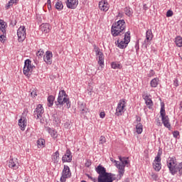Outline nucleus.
Instances as JSON below:
<instances>
[{"mask_svg": "<svg viewBox=\"0 0 182 182\" xmlns=\"http://www.w3.org/2000/svg\"><path fill=\"white\" fill-rule=\"evenodd\" d=\"M119 159L121 161V163L123 164V166H124V167H126V166H127V164H129V157H122V156H119Z\"/></svg>", "mask_w": 182, "mask_h": 182, "instance_id": "obj_21", "label": "nucleus"}, {"mask_svg": "<svg viewBox=\"0 0 182 182\" xmlns=\"http://www.w3.org/2000/svg\"><path fill=\"white\" fill-rule=\"evenodd\" d=\"M17 36L18 42H23L25 41L26 38V28H25L24 26H20L17 30Z\"/></svg>", "mask_w": 182, "mask_h": 182, "instance_id": "obj_9", "label": "nucleus"}, {"mask_svg": "<svg viewBox=\"0 0 182 182\" xmlns=\"http://www.w3.org/2000/svg\"><path fill=\"white\" fill-rule=\"evenodd\" d=\"M95 171L99 174L98 182H103L109 174V172L106 171V168L100 164L95 168Z\"/></svg>", "mask_w": 182, "mask_h": 182, "instance_id": "obj_5", "label": "nucleus"}, {"mask_svg": "<svg viewBox=\"0 0 182 182\" xmlns=\"http://www.w3.org/2000/svg\"><path fill=\"white\" fill-rule=\"evenodd\" d=\"M153 166L155 171H160L161 170V162H154Z\"/></svg>", "mask_w": 182, "mask_h": 182, "instance_id": "obj_26", "label": "nucleus"}, {"mask_svg": "<svg viewBox=\"0 0 182 182\" xmlns=\"http://www.w3.org/2000/svg\"><path fill=\"white\" fill-rule=\"evenodd\" d=\"M118 175H117V177L118 179L117 180H121L122 179V177H123V175L124 174V169H121L118 171Z\"/></svg>", "mask_w": 182, "mask_h": 182, "instance_id": "obj_40", "label": "nucleus"}, {"mask_svg": "<svg viewBox=\"0 0 182 182\" xmlns=\"http://www.w3.org/2000/svg\"><path fill=\"white\" fill-rule=\"evenodd\" d=\"M130 31H125L124 36V41L126 43V45H129L130 42Z\"/></svg>", "mask_w": 182, "mask_h": 182, "instance_id": "obj_20", "label": "nucleus"}, {"mask_svg": "<svg viewBox=\"0 0 182 182\" xmlns=\"http://www.w3.org/2000/svg\"><path fill=\"white\" fill-rule=\"evenodd\" d=\"M86 176L88 178H90V180H92V181H93V182H97V180L95 178H93V177L90 176V175L87 173Z\"/></svg>", "mask_w": 182, "mask_h": 182, "instance_id": "obj_49", "label": "nucleus"}, {"mask_svg": "<svg viewBox=\"0 0 182 182\" xmlns=\"http://www.w3.org/2000/svg\"><path fill=\"white\" fill-rule=\"evenodd\" d=\"M31 96H32V97H35L36 96H38V95L36 94V91H32L31 92Z\"/></svg>", "mask_w": 182, "mask_h": 182, "instance_id": "obj_57", "label": "nucleus"}, {"mask_svg": "<svg viewBox=\"0 0 182 182\" xmlns=\"http://www.w3.org/2000/svg\"><path fill=\"white\" fill-rule=\"evenodd\" d=\"M53 54H52V51H46V55L43 56V60L47 63V65H52V58Z\"/></svg>", "mask_w": 182, "mask_h": 182, "instance_id": "obj_13", "label": "nucleus"}, {"mask_svg": "<svg viewBox=\"0 0 182 182\" xmlns=\"http://www.w3.org/2000/svg\"><path fill=\"white\" fill-rule=\"evenodd\" d=\"M87 107H86V104H85V103H81V104H80V105H79V109H80V111L81 112V110H84L85 109H86Z\"/></svg>", "mask_w": 182, "mask_h": 182, "instance_id": "obj_43", "label": "nucleus"}, {"mask_svg": "<svg viewBox=\"0 0 182 182\" xmlns=\"http://www.w3.org/2000/svg\"><path fill=\"white\" fill-rule=\"evenodd\" d=\"M4 38H6V33H5L4 34V33H3V34L2 35H1L0 36V41H1V42H4Z\"/></svg>", "mask_w": 182, "mask_h": 182, "instance_id": "obj_52", "label": "nucleus"}, {"mask_svg": "<svg viewBox=\"0 0 182 182\" xmlns=\"http://www.w3.org/2000/svg\"><path fill=\"white\" fill-rule=\"evenodd\" d=\"M114 163H115L116 167L118 168L119 170H124V165L117 161H114Z\"/></svg>", "mask_w": 182, "mask_h": 182, "instance_id": "obj_35", "label": "nucleus"}, {"mask_svg": "<svg viewBox=\"0 0 182 182\" xmlns=\"http://www.w3.org/2000/svg\"><path fill=\"white\" fill-rule=\"evenodd\" d=\"M51 119L54 124H60V119L59 118V117H58V114H53L51 116Z\"/></svg>", "mask_w": 182, "mask_h": 182, "instance_id": "obj_19", "label": "nucleus"}, {"mask_svg": "<svg viewBox=\"0 0 182 182\" xmlns=\"http://www.w3.org/2000/svg\"><path fill=\"white\" fill-rule=\"evenodd\" d=\"M12 5H14V4L11 1H9V3L6 5V8L7 9H9V8H11V6H12Z\"/></svg>", "mask_w": 182, "mask_h": 182, "instance_id": "obj_53", "label": "nucleus"}, {"mask_svg": "<svg viewBox=\"0 0 182 182\" xmlns=\"http://www.w3.org/2000/svg\"><path fill=\"white\" fill-rule=\"evenodd\" d=\"M19 0H10L11 2H12L13 4H18Z\"/></svg>", "mask_w": 182, "mask_h": 182, "instance_id": "obj_63", "label": "nucleus"}, {"mask_svg": "<svg viewBox=\"0 0 182 182\" xmlns=\"http://www.w3.org/2000/svg\"><path fill=\"white\" fill-rule=\"evenodd\" d=\"M9 167L10 168H13V170H17L18 165H16V163L14 161V159H10V161H9Z\"/></svg>", "mask_w": 182, "mask_h": 182, "instance_id": "obj_22", "label": "nucleus"}, {"mask_svg": "<svg viewBox=\"0 0 182 182\" xmlns=\"http://www.w3.org/2000/svg\"><path fill=\"white\" fill-rule=\"evenodd\" d=\"M154 163H161V157L156 156Z\"/></svg>", "mask_w": 182, "mask_h": 182, "instance_id": "obj_45", "label": "nucleus"}, {"mask_svg": "<svg viewBox=\"0 0 182 182\" xmlns=\"http://www.w3.org/2000/svg\"><path fill=\"white\" fill-rule=\"evenodd\" d=\"M144 99L146 106H153V101L151 100V99L149 98V96L146 95Z\"/></svg>", "mask_w": 182, "mask_h": 182, "instance_id": "obj_36", "label": "nucleus"}, {"mask_svg": "<svg viewBox=\"0 0 182 182\" xmlns=\"http://www.w3.org/2000/svg\"><path fill=\"white\" fill-rule=\"evenodd\" d=\"M44 143H45V139H40L37 141L38 146H40L41 147L43 146Z\"/></svg>", "mask_w": 182, "mask_h": 182, "instance_id": "obj_42", "label": "nucleus"}, {"mask_svg": "<svg viewBox=\"0 0 182 182\" xmlns=\"http://www.w3.org/2000/svg\"><path fill=\"white\" fill-rule=\"evenodd\" d=\"M18 126L21 127V130L23 132L25 130V127H26V119H25V118H21L18 120Z\"/></svg>", "mask_w": 182, "mask_h": 182, "instance_id": "obj_16", "label": "nucleus"}, {"mask_svg": "<svg viewBox=\"0 0 182 182\" xmlns=\"http://www.w3.org/2000/svg\"><path fill=\"white\" fill-rule=\"evenodd\" d=\"M99 8L100 11L107 12L109 11V8H110V5L107 3V1L102 0L99 2Z\"/></svg>", "mask_w": 182, "mask_h": 182, "instance_id": "obj_12", "label": "nucleus"}, {"mask_svg": "<svg viewBox=\"0 0 182 182\" xmlns=\"http://www.w3.org/2000/svg\"><path fill=\"white\" fill-rule=\"evenodd\" d=\"M6 23L4 20L0 19V31L5 34L6 31Z\"/></svg>", "mask_w": 182, "mask_h": 182, "instance_id": "obj_18", "label": "nucleus"}, {"mask_svg": "<svg viewBox=\"0 0 182 182\" xmlns=\"http://www.w3.org/2000/svg\"><path fill=\"white\" fill-rule=\"evenodd\" d=\"M58 159H59V151H55L53 154V161L54 164H58V163H59Z\"/></svg>", "mask_w": 182, "mask_h": 182, "instance_id": "obj_24", "label": "nucleus"}, {"mask_svg": "<svg viewBox=\"0 0 182 182\" xmlns=\"http://www.w3.org/2000/svg\"><path fill=\"white\" fill-rule=\"evenodd\" d=\"M55 100V97L53 95H49L48 97V107H52L53 106V102Z\"/></svg>", "mask_w": 182, "mask_h": 182, "instance_id": "obj_28", "label": "nucleus"}, {"mask_svg": "<svg viewBox=\"0 0 182 182\" xmlns=\"http://www.w3.org/2000/svg\"><path fill=\"white\" fill-rule=\"evenodd\" d=\"M127 45L128 44H126V43L124 41H121L117 46L120 49H124V48H127Z\"/></svg>", "mask_w": 182, "mask_h": 182, "instance_id": "obj_37", "label": "nucleus"}, {"mask_svg": "<svg viewBox=\"0 0 182 182\" xmlns=\"http://www.w3.org/2000/svg\"><path fill=\"white\" fill-rule=\"evenodd\" d=\"M175 43L176 44V46H178V48H181V46H182V38H181V36L176 37V38L175 40Z\"/></svg>", "mask_w": 182, "mask_h": 182, "instance_id": "obj_32", "label": "nucleus"}, {"mask_svg": "<svg viewBox=\"0 0 182 182\" xmlns=\"http://www.w3.org/2000/svg\"><path fill=\"white\" fill-rule=\"evenodd\" d=\"M151 45V40H148L146 38L143 43V46H145V48H147V46H150Z\"/></svg>", "mask_w": 182, "mask_h": 182, "instance_id": "obj_38", "label": "nucleus"}, {"mask_svg": "<svg viewBox=\"0 0 182 182\" xmlns=\"http://www.w3.org/2000/svg\"><path fill=\"white\" fill-rule=\"evenodd\" d=\"M100 116L101 119H105V117L106 116V113H105V112H100Z\"/></svg>", "mask_w": 182, "mask_h": 182, "instance_id": "obj_56", "label": "nucleus"}, {"mask_svg": "<svg viewBox=\"0 0 182 182\" xmlns=\"http://www.w3.org/2000/svg\"><path fill=\"white\" fill-rule=\"evenodd\" d=\"M48 133L53 137L54 139L58 137V132L55 130H53L50 128H48Z\"/></svg>", "mask_w": 182, "mask_h": 182, "instance_id": "obj_34", "label": "nucleus"}, {"mask_svg": "<svg viewBox=\"0 0 182 182\" xmlns=\"http://www.w3.org/2000/svg\"><path fill=\"white\" fill-rule=\"evenodd\" d=\"M55 9L58 11H62L63 9V3L62 1H58L57 3H55Z\"/></svg>", "mask_w": 182, "mask_h": 182, "instance_id": "obj_33", "label": "nucleus"}, {"mask_svg": "<svg viewBox=\"0 0 182 182\" xmlns=\"http://www.w3.org/2000/svg\"><path fill=\"white\" fill-rule=\"evenodd\" d=\"M65 103L67 109H70L69 97L66 94V92L64 90H62L59 92L58 100L55 101V105L56 106H63Z\"/></svg>", "mask_w": 182, "mask_h": 182, "instance_id": "obj_3", "label": "nucleus"}, {"mask_svg": "<svg viewBox=\"0 0 182 182\" xmlns=\"http://www.w3.org/2000/svg\"><path fill=\"white\" fill-rule=\"evenodd\" d=\"M126 31V21L124 19L119 20L114 23L111 28V33L112 36H121Z\"/></svg>", "mask_w": 182, "mask_h": 182, "instance_id": "obj_2", "label": "nucleus"}, {"mask_svg": "<svg viewBox=\"0 0 182 182\" xmlns=\"http://www.w3.org/2000/svg\"><path fill=\"white\" fill-rule=\"evenodd\" d=\"M173 85H174V86H176V87L179 86L180 85L178 84V80L175 79L174 81H173Z\"/></svg>", "mask_w": 182, "mask_h": 182, "instance_id": "obj_54", "label": "nucleus"}, {"mask_svg": "<svg viewBox=\"0 0 182 182\" xmlns=\"http://www.w3.org/2000/svg\"><path fill=\"white\" fill-rule=\"evenodd\" d=\"M143 9L144 11H147V9H149V6H147V4L143 5Z\"/></svg>", "mask_w": 182, "mask_h": 182, "instance_id": "obj_61", "label": "nucleus"}, {"mask_svg": "<svg viewBox=\"0 0 182 182\" xmlns=\"http://www.w3.org/2000/svg\"><path fill=\"white\" fill-rule=\"evenodd\" d=\"M135 49L136 51L138 52L139 47V41H136V45H135Z\"/></svg>", "mask_w": 182, "mask_h": 182, "instance_id": "obj_60", "label": "nucleus"}, {"mask_svg": "<svg viewBox=\"0 0 182 182\" xmlns=\"http://www.w3.org/2000/svg\"><path fill=\"white\" fill-rule=\"evenodd\" d=\"M98 63L100 66L105 65V55L103 53L102 55H98Z\"/></svg>", "mask_w": 182, "mask_h": 182, "instance_id": "obj_29", "label": "nucleus"}, {"mask_svg": "<svg viewBox=\"0 0 182 182\" xmlns=\"http://www.w3.org/2000/svg\"><path fill=\"white\" fill-rule=\"evenodd\" d=\"M111 66L112 69H120L122 68V65L117 63H112Z\"/></svg>", "mask_w": 182, "mask_h": 182, "instance_id": "obj_39", "label": "nucleus"}, {"mask_svg": "<svg viewBox=\"0 0 182 182\" xmlns=\"http://www.w3.org/2000/svg\"><path fill=\"white\" fill-rule=\"evenodd\" d=\"M153 32L151 30H148L146 33V39L148 41H151L153 39Z\"/></svg>", "mask_w": 182, "mask_h": 182, "instance_id": "obj_30", "label": "nucleus"}, {"mask_svg": "<svg viewBox=\"0 0 182 182\" xmlns=\"http://www.w3.org/2000/svg\"><path fill=\"white\" fill-rule=\"evenodd\" d=\"M151 87H157L159 86V78L156 77L151 80Z\"/></svg>", "mask_w": 182, "mask_h": 182, "instance_id": "obj_25", "label": "nucleus"}, {"mask_svg": "<svg viewBox=\"0 0 182 182\" xmlns=\"http://www.w3.org/2000/svg\"><path fill=\"white\" fill-rule=\"evenodd\" d=\"M72 157V151H70V149H67L65 154L62 158L63 163H71Z\"/></svg>", "mask_w": 182, "mask_h": 182, "instance_id": "obj_11", "label": "nucleus"}, {"mask_svg": "<svg viewBox=\"0 0 182 182\" xmlns=\"http://www.w3.org/2000/svg\"><path fill=\"white\" fill-rule=\"evenodd\" d=\"M160 114L164 126L167 129H171V124H170V119H168V116L166 115V108L164 107V103L161 104Z\"/></svg>", "mask_w": 182, "mask_h": 182, "instance_id": "obj_4", "label": "nucleus"}, {"mask_svg": "<svg viewBox=\"0 0 182 182\" xmlns=\"http://www.w3.org/2000/svg\"><path fill=\"white\" fill-rule=\"evenodd\" d=\"M45 113V109H43V107L42 105L38 104L33 112V116L36 120H40V122L42 123V114Z\"/></svg>", "mask_w": 182, "mask_h": 182, "instance_id": "obj_7", "label": "nucleus"}, {"mask_svg": "<svg viewBox=\"0 0 182 182\" xmlns=\"http://www.w3.org/2000/svg\"><path fill=\"white\" fill-rule=\"evenodd\" d=\"M156 75V73L154 70H151L149 73L148 74V77H152V76H154Z\"/></svg>", "mask_w": 182, "mask_h": 182, "instance_id": "obj_47", "label": "nucleus"}, {"mask_svg": "<svg viewBox=\"0 0 182 182\" xmlns=\"http://www.w3.org/2000/svg\"><path fill=\"white\" fill-rule=\"evenodd\" d=\"M95 53H96V56H99V55L103 54V53H102V51H100V49L98 50H95Z\"/></svg>", "mask_w": 182, "mask_h": 182, "instance_id": "obj_55", "label": "nucleus"}, {"mask_svg": "<svg viewBox=\"0 0 182 182\" xmlns=\"http://www.w3.org/2000/svg\"><path fill=\"white\" fill-rule=\"evenodd\" d=\"M156 122L157 126H161V122L160 121V119H159V118L156 119Z\"/></svg>", "mask_w": 182, "mask_h": 182, "instance_id": "obj_59", "label": "nucleus"}, {"mask_svg": "<svg viewBox=\"0 0 182 182\" xmlns=\"http://www.w3.org/2000/svg\"><path fill=\"white\" fill-rule=\"evenodd\" d=\"M136 129L138 134H141V133H143V124L138 123L136 126Z\"/></svg>", "mask_w": 182, "mask_h": 182, "instance_id": "obj_27", "label": "nucleus"}, {"mask_svg": "<svg viewBox=\"0 0 182 182\" xmlns=\"http://www.w3.org/2000/svg\"><path fill=\"white\" fill-rule=\"evenodd\" d=\"M50 29H52V26H50V24L48 23H42L41 25V30L45 33H49V32H50Z\"/></svg>", "mask_w": 182, "mask_h": 182, "instance_id": "obj_15", "label": "nucleus"}, {"mask_svg": "<svg viewBox=\"0 0 182 182\" xmlns=\"http://www.w3.org/2000/svg\"><path fill=\"white\" fill-rule=\"evenodd\" d=\"M173 136L175 139H177V137H178V136H180V132L178 131H174L173 132Z\"/></svg>", "mask_w": 182, "mask_h": 182, "instance_id": "obj_46", "label": "nucleus"}, {"mask_svg": "<svg viewBox=\"0 0 182 182\" xmlns=\"http://www.w3.org/2000/svg\"><path fill=\"white\" fill-rule=\"evenodd\" d=\"M100 48H99V47H97L96 45H94V50L96 51V50H100Z\"/></svg>", "mask_w": 182, "mask_h": 182, "instance_id": "obj_64", "label": "nucleus"}, {"mask_svg": "<svg viewBox=\"0 0 182 182\" xmlns=\"http://www.w3.org/2000/svg\"><path fill=\"white\" fill-rule=\"evenodd\" d=\"M151 177L152 180H154V181H157V178H159V176L154 172L151 173Z\"/></svg>", "mask_w": 182, "mask_h": 182, "instance_id": "obj_41", "label": "nucleus"}, {"mask_svg": "<svg viewBox=\"0 0 182 182\" xmlns=\"http://www.w3.org/2000/svg\"><path fill=\"white\" fill-rule=\"evenodd\" d=\"M171 16H173V11L168 10V11L166 12V17H167V18H170Z\"/></svg>", "mask_w": 182, "mask_h": 182, "instance_id": "obj_48", "label": "nucleus"}, {"mask_svg": "<svg viewBox=\"0 0 182 182\" xmlns=\"http://www.w3.org/2000/svg\"><path fill=\"white\" fill-rule=\"evenodd\" d=\"M114 174L112 173H108L107 176H106L105 179H104L103 182H113L116 180V178L114 177Z\"/></svg>", "mask_w": 182, "mask_h": 182, "instance_id": "obj_17", "label": "nucleus"}, {"mask_svg": "<svg viewBox=\"0 0 182 182\" xmlns=\"http://www.w3.org/2000/svg\"><path fill=\"white\" fill-rule=\"evenodd\" d=\"M87 113H89V109H87V107L80 111L81 117H82L83 119L87 118V117H86L87 116Z\"/></svg>", "mask_w": 182, "mask_h": 182, "instance_id": "obj_31", "label": "nucleus"}, {"mask_svg": "<svg viewBox=\"0 0 182 182\" xmlns=\"http://www.w3.org/2000/svg\"><path fill=\"white\" fill-rule=\"evenodd\" d=\"M166 164L172 176H176L177 173H178L179 176H182V162L177 164V159H176V156L169 157Z\"/></svg>", "mask_w": 182, "mask_h": 182, "instance_id": "obj_1", "label": "nucleus"}, {"mask_svg": "<svg viewBox=\"0 0 182 182\" xmlns=\"http://www.w3.org/2000/svg\"><path fill=\"white\" fill-rule=\"evenodd\" d=\"M32 61L29 59H27L24 62V67L23 69V75L27 76V77H31L32 75V71L33 70L34 65H32Z\"/></svg>", "mask_w": 182, "mask_h": 182, "instance_id": "obj_6", "label": "nucleus"}, {"mask_svg": "<svg viewBox=\"0 0 182 182\" xmlns=\"http://www.w3.org/2000/svg\"><path fill=\"white\" fill-rule=\"evenodd\" d=\"M100 143L101 144H104V143H106V137H105L103 136H100Z\"/></svg>", "mask_w": 182, "mask_h": 182, "instance_id": "obj_44", "label": "nucleus"}, {"mask_svg": "<svg viewBox=\"0 0 182 182\" xmlns=\"http://www.w3.org/2000/svg\"><path fill=\"white\" fill-rule=\"evenodd\" d=\"M79 1L77 0H67L66 5L69 9H76Z\"/></svg>", "mask_w": 182, "mask_h": 182, "instance_id": "obj_14", "label": "nucleus"}, {"mask_svg": "<svg viewBox=\"0 0 182 182\" xmlns=\"http://www.w3.org/2000/svg\"><path fill=\"white\" fill-rule=\"evenodd\" d=\"M161 154H163V151H161V149H159L158 153H157L156 156L161 157Z\"/></svg>", "mask_w": 182, "mask_h": 182, "instance_id": "obj_58", "label": "nucleus"}, {"mask_svg": "<svg viewBox=\"0 0 182 182\" xmlns=\"http://www.w3.org/2000/svg\"><path fill=\"white\" fill-rule=\"evenodd\" d=\"M136 122L137 123H140V122H141V118L139 116H136Z\"/></svg>", "mask_w": 182, "mask_h": 182, "instance_id": "obj_62", "label": "nucleus"}, {"mask_svg": "<svg viewBox=\"0 0 182 182\" xmlns=\"http://www.w3.org/2000/svg\"><path fill=\"white\" fill-rule=\"evenodd\" d=\"M124 107H126V100L122 99L119 102L117 105L115 114H117L118 117L122 116V112H123Z\"/></svg>", "mask_w": 182, "mask_h": 182, "instance_id": "obj_10", "label": "nucleus"}, {"mask_svg": "<svg viewBox=\"0 0 182 182\" xmlns=\"http://www.w3.org/2000/svg\"><path fill=\"white\" fill-rule=\"evenodd\" d=\"M124 11L127 16L131 18V16H133V10L130 9V7H125L124 9Z\"/></svg>", "mask_w": 182, "mask_h": 182, "instance_id": "obj_23", "label": "nucleus"}, {"mask_svg": "<svg viewBox=\"0 0 182 182\" xmlns=\"http://www.w3.org/2000/svg\"><path fill=\"white\" fill-rule=\"evenodd\" d=\"M45 52H43V50H40L39 51H38L37 53V56H43Z\"/></svg>", "mask_w": 182, "mask_h": 182, "instance_id": "obj_51", "label": "nucleus"}, {"mask_svg": "<svg viewBox=\"0 0 182 182\" xmlns=\"http://www.w3.org/2000/svg\"><path fill=\"white\" fill-rule=\"evenodd\" d=\"M72 173H70V168L68 166L64 165V168L63 169L62 176L60 177L61 182H66V178H70Z\"/></svg>", "mask_w": 182, "mask_h": 182, "instance_id": "obj_8", "label": "nucleus"}, {"mask_svg": "<svg viewBox=\"0 0 182 182\" xmlns=\"http://www.w3.org/2000/svg\"><path fill=\"white\" fill-rule=\"evenodd\" d=\"M92 166V161L89 159L85 162V167H90Z\"/></svg>", "mask_w": 182, "mask_h": 182, "instance_id": "obj_50", "label": "nucleus"}]
</instances>
